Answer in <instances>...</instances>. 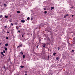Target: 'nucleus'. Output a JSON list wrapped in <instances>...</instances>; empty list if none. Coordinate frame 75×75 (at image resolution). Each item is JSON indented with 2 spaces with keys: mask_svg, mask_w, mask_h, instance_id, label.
Returning a JSON list of instances; mask_svg holds the SVG:
<instances>
[{
  "mask_svg": "<svg viewBox=\"0 0 75 75\" xmlns=\"http://www.w3.org/2000/svg\"><path fill=\"white\" fill-rule=\"evenodd\" d=\"M10 64H12V62H10Z\"/></svg>",
  "mask_w": 75,
  "mask_h": 75,
  "instance_id": "nucleus-59",
  "label": "nucleus"
},
{
  "mask_svg": "<svg viewBox=\"0 0 75 75\" xmlns=\"http://www.w3.org/2000/svg\"><path fill=\"white\" fill-rule=\"evenodd\" d=\"M49 59H50V56H48V58L47 59V60H49Z\"/></svg>",
  "mask_w": 75,
  "mask_h": 75,
  "instance_id": "nucleus-29",
  "label": "nucleus"
},
{
  "mask_svg": "<svg viewBox=\"0 0 75 75\" xmlns=\"http://www.w3.org/2000/svg\"><path fill=\"white\" fill-rule=\"evenodd\" d=\"M17 48H20V47H19V46H18L17 47Z\"/></svg>",
  "mask_w": 75,
  "mask_h": 75,
  "instance_id": "nucleus-49",
  "label": "nucleus"
},
{
  "mask_svg": "<svg viewBox=\"0 0 75 75\" xmlns=\"http://www.w3.org/2000/svg\"><path fill=\"white\" fill-rule=\"evenodd\" d=\"M71 47H69V50H71V48H70Z\"/></svg>",
  "mask_w": 75,
  "mask_h": 75,
  "instance_id": "nucleus-28",
  "label": "nucleus"
},
{
  "mask_svg": "<svg viewBox=\"0 0 75 75\" xmlns=\"http://www.w3.org/2000/svg\"><path fill=\"white\" fill-rule=\"evenodd\" d=\"M64 45H67L66 44V43H64Z\"/></svg>",
  "mask_w": 75,
  "mask_h": 75,
  "instance_id": "nucleus-33",
  "label": "nucleus"
},
{
  "mask_svg": "<svg viewBox=\"0 0 75 75\" xmlns=\"http://www.w3.org/2000/svg\"><path fill=\"white\" fill-rule=\"evenodd\" d=\"M20 54H21V55H23V53L22 52H20Z\"/></svg>",
  "mask_w": 75,
  "mask_h": 75,
  "instance_id": "nucleus-22",
  "label": "nucleus"
},
{
  "mask_svg": "<svg viewBox=\"0 0 75 75\" xmlns=\"http://www.w3.org/2000/svg\"><path fill=\"white\" fill-rule=\"evenodd\" d=\"M8 44L7 43L6 44H5V46H6V47H7V46H8Z\"/></svg>",
  "mask_w": 75,
  "mask_h": 75,
  "instance_id": "nucleus-9",
  "label": "nucleus"
},
{
  "mask_svg": "<svg viewBox=\"0 0 75 75\" xmlns=\"http://www.w3.org/2000/svg\"><path fill=\"white\" fill-rule=\"evenodd\" d=\"M56 54V53L54 52L53 53V55H54V56H55V55Z\"/></svg>",
  "mask_w": 75,
  "mask_h": 75,
  "instance_id": "nucleus-11",
  "label": "nucleus"
},
{
  "mask_svg": "<svg viewBox=\"0 0 75 75\" xmlns=\"http://www.w3.org/2000/svg\"><path fill=\"white\" fill-rule=\"evenodd\" d=\"M35 34V30H33V35H34Z\"/></svg>",
  "mask_w": 75,
  "mask_h": 75,
  "instance_id": "nucleus-19",
  "label": "nucleus"
},
{
  "mask_svg": "<svg viewBox=\"0 0 75 75\" xmlns=\"http://www.w3.org/2000/svg\"><path fill=\"white\" fill-rule=\"evenodd\" d=\"M4 27L5 28H7V26H5Z\"/></svg>",
  "mask_w": 75,
  "mask_h": 75,
  "instance_id": "nucleus-44",
  "label": "nucleus"
},
{
  "mask_svg": "<svg viewBox=\"0 0 75 75\" xmlns=\"http://www.w3.org/2000/svg\"><path fill=\"white\" fill-rule=\"evenodd\" d=\"M48 51H49V49H48Z\"/></svg>",
  "mask_w": 75,
  "mask_h": 75,
  "instance_id": "nucleus-62",
  "label": "nucleus"
},
{
  "mask_svg": "<svg viewBox=\"0 0 75 75\" xmlns=\"http://www.w3.org/2000/svg\"><path fill=\"white\" fill-rule=\"evenodd\" d=\"M38 45H37V46H36V48L37 49H38Z\"/></svg>",
  "mask_w": 75,
  "mask_h": 75,
  "instance_id": "nucleus-39",
  "label": "nucleus"
},
{
  "mask_svg": "<svg viewBox=\"0 0 75 75\" xmlns=\"http://www.w3.org/2000/svg\"><path fill=\"white\" fill-rule=\"evenodd\" d=\"M24 41H26V40H26L25 39H24Z\"/></svg>",
  "mask_w": 75,
  "mask_h": 75,
  "instance_id": "nucleus-51",
  "label": "nucleus"
},
{
  "mask_svg": "<svg viewBox=\"0 0 75 75\" xmlns=\"http://www.w3.org/2000/svg\"><path fill=\"white\" fill-rule=\"evenodd\" d=\"M44 10L45 11L46 10V8H44Z\"/></svg>",
  "mask_w": 75,
  "mask_h": 75,
  "instance_id": "nucleus-46",
  "label": "nucleus"
},
{
  "mask_svg": "<svg viewBox=\"0 0 75 75\" xmlns=\"http://www.w3.org/2000/svg\"><path fill=\"white\" fill-rule=\"evenodd\" d=\"M51 67L52 68H55V66H53V65H52L51 66Z\"/></svg>",
  "mask_w": 75,
  "mask_h": 75,
  "instance_id": "nucleus-10",
  "label": "nucleus"
},
{
  "mask_svg": "<svg viewBox=\"0 0 75 75\" xmlns=\"http://www.w3.org/2000/svg\"><path fill=\"white\" fill-rule=\"evenodd\" d=\"M7 33H8H8H10V32H9L7 31Z\"/></svg>",
  "mask_w": 75,
  "mask_h": 75,
  "instance_id": "nucleus-47",
  "label": "nucleus"
},
{
  "mask_svg": "<svg viewBox=\"0 0 75 75\" xmlns=\"http://www.w3.org/2000/svg\"><path fill=\"white\" fill-rule=\"evenodd\" d=\"M21 46H22V45H19L20 47H21Z\"/></svg>",
  "mask_w": 75,
  "mask_h": 75,
  "instance_id": "nucleus-48",
  "label": "nucleus"
},
{
  "mask_svg": "<svg viewBox=\"0 0 75 75\" xmlns=\"http://www.w3.org/2000/svg\"><path fill=\"white\" fill-rule=\"evenodd\" d=\"M10 69V67H7V69H8L9 71H10V69Z\"/></svg>",
  "mask_w": 75,
  "mask_h": 75,
  "instance_id": "nucleus-6",
  "label": "nucleus"
},
{
  "mask_svg": "<svg viewBox=\"0 0 75 75\" xmlns=\"http://www.w3.org/2000/svg\"><path fill=\"white\" fill-rule=\"evenodd\" d=\"M65 16H68V14H66Z\"/></svg>",
  "mask_w": 75,
  "mask_h": 75,
  "instance_id": "nucleus-41",
  "label": "nucleus"
},
{
  "mask_svg": "<svg viewBox=\"0 0 75 75\" xmlns=\"http://www.w3.org/2000/svg\"><path fill=\"white\" fill-rule=\"evenodd\" d=\"M49 71L51 72V70H49Z\"/></svg>",
  "mask_w": 75,
  "mask_h": 75,
  "instance_id": "nucleus-52",
  "label": "nucleus"
},
{
  "mask_svg": "<svg viewBox=\"0 0 75 75\" xmlns=\"http://www.w3.org/2000/svg\"><path fill=\"white\" fill-rule=\"evenodd\" d=\"M74 6H72L71 7H70V8H74Z\"/></svg>",
  "mask_w": 75,
  "mask_h": 75,
  "instance_id": "nucleus-20",
  "label": "nucleus"
},
{
  "mask_svg": "<svg viewBox=\"0 0 75 75\" xmlns=\"http://www.w3.org/2000/svg\"><path fill=\"white\" fill-rule=\"evenodd\" d=\"M9 21H10V22H11V21L9 20Z\"/></svg>",
  "mask_w": 75,
  "mask_h": 75,
  "instance_id": "nucleus-55",
  "label": "nucleus"
},
{
  "mask_svg": "<svg viewBox=\"0 0 75 75\" xmlns=\"http://www.w3.org/2000/svg\"><path fill=\"white\" fill-rule=\"evenodd\" d=\"M33 39V40H35V37L34 36L32 38Z\"/></svg>",
  "mask_w": 75,
  "mask_h": 75,
  "instance_id": "nucleus-7",
  "label": "nucleus"
},
{
  "mask_svg": "<svg viewBox=\"0 0 75 75\" xmlns=\"http://www.w3.org/2000/svg\"><path fill=\"white\" fill-rule=\"evenodd\" d=\"M11 25H14V24H13V23H11Z\"/></svg>",
  "mask_w": 75,
  "mask_h": 75,
  "instance_id": "nucleus-43",
  "label": "nucleus"
},
{
  "mask_svg": "<svg viewBox=\"0 0 75 75\" xmlns=\"http://www.w3.org/2000/svg\"><path fill=\"white\" fill-rule=\"evenodd\" d=\"M74 16L72 15L71 16V17H74Z\"/></svg>",
  "mask_w": 75,
  "mask_h": 75,
  "instance_id": "nucleus-53",
  "label": "nucleus"
},
{
  "mask_svg": "<svg viewBox=\"0 0 75 75\" xmlns=\"http://www.w3.org/2000/svg\"><path fill=\"white\" fill-rule=\"evenodd\" d=\"M5 18H8V16L6 15H5Z\"/></svg>",
  "mask_w": 75,
  "mask_h": 75,
  "instance_id": "nucleus-17",
  "label": "nucleus"
},
{
  "mask_svg": "<svg viewBox=\"0 0 75 75\" xmlns=\"http://www.w3.org/2000/svg\"><path fill=\"white\" fill-rule=\"evenodd\" d=\"M3 68L5 70L4 71H6V70H7V67H6L5 66H4L3 67Z\"/></svg>",
  "mask_w": 75,
  "mask_h": 75,
  "instance_id": "nucleus-3",
  "label": "nucleus"
},
{
  "mask_svg": "<svg viewBox=\"0 0 75 75\" xmlns=\"http://www.w3.org/2000/svg\"><path fill=\"white\" fill-rule=\"evenodd\" d=\"M23 59H24V58H25V55H23Z\"/></svg>",
  "mask_w": 75,
  "mask_h": 75,
  "instance_id": "nucleus-18",
  "label": "nucleus"
},
{
  "mask_svg": "<svg viewBox=\"0 0 75 75\" xmlns=\"http://www.w3.org/2000/svg\"><path fill=\"white\" fill-rule=\"evenodd\" d=\"M9 28H11V27H9Z\"/></svg>",
  "mask_w": 75,
  "mask_h": 75,
  "instance_id": "nucleus-57",
  "label": "nucleus"
},
{
  "mask_svg": "<svg viewBox=\"0 0 75 75\" xmlns=\"http://www.w3.org/2000/svg\"><path fill=\"white\" fill-rule=\"evenodd\" d=\"M24 34H23L22 35V37H24Z\"/></svg>",
  "mask_w": 75,
  "mask_h": 75,
  "instance_id": "nucleus-45",
  "label": "nucleus"
},
{
  "mask_svg": "<svg viewBox=\"0 0 75 75\" xmlns=\"http://www.w3.org/2000/svg\"><path fill=\"white\" fill-rule=\"evenodd\" d=\"M67 42H68H68H69L68 40H67Z\"/></svg>",
  "mask_w": 75,
  "mask_h": 75,
  "instance_id": "nucleus-54",
  "label": "nucleus"
},
{
  "mask_svg": "<svg viewBox=\"0 0 75 75\" xmlns=\"http://www.w3.org/2000/svg\"><path fill=\"white\" fill-rule=\"evenodd\" d=\"M25 75H27V74H25Z\"/></svg>",
  "mask_w": 75,
  "mask_h": 75,
  "instance_id": "nucleus-61",
  "label": "nucleus"
},
{
  "mask_svg": "<svg viewBox=\"0 0 75 75\" xmlns=\"http://www.w3.org/2000/svg\"><path fill=\"white\" fill-rule=\"evenodd\" d=\"M58 50H60V48H59V47H58Z\"/></svg>",
  "mask_w": 75,
  "mask_h": 75,
  "instance_id": "nucleus-40",
  "label": "nucleus"
},
{
  "mask_svg": "<svg viewBox=\"0 0 75 75\" xmlns=\"http://www.w3.org/2000/svg\"><path fill=\"white\" fill-rule=\"evenodd\" d=\"M40 41H41V40H39V42H40Z\"/></svg>",
  "mask_w": 75,
  "mask_h": 75,
  "instance_id": "nucleus-56",
  "label": "nucleus"
},
{
  "mask_svg": "<svg viewBox=\"0 0 75 75\" xmlns=\"http://www.w3.org/2000/svg\"><path fill=\"white\" fill-rule=\"evenodd\" d=\"M68 46L69 47H71V46H72V45H71V44L68 45Z\"/></svg>",
  "mask_w": 75,
  "mask_h": 75,
  "instance_id": "nucleus-8",
  "label": "nucleus"
},
{
  "mask_svg": "<svg viewBox=\"0 0 75 75\" xmlns=\"http://www.w3.org/2000/svg\"><path fill=\"white\" fill-rule=\"evenodd\" d=\"M4 6H5V7H7V5H6V4H4Z\"/></svg>",
  "mask_w": 75,
  "mask_h": 75,
  "instance_id": "nucleus-21",
  "label": "nucleus"
},
{
  "mask_svg": "<svg viewBox=\"0 0 75 75\" xmlns=\"http://www.w3.org/2000/svg\"><path fill=\"white\" fill-rule=\"evenodd\" d=\"M31 35H32V34H31Z\"/></svg>",
  "mask_w": 75,
  "mask_h": 75,
  "instance_id": "nucleus-64",
  "label": "nucleus"
},
{
  "mask_svg": "<svg viewBox=\"0 0 75 75\" xmlns=\"http://www.w3.org/2000/svg\"><path fill=\"white\" fill-rule=\"evenodd\" d=\"M5 51H7V48H5Z\"/></svg>",
  "mask_w": 75,
  "mask_h": 75,
  "instance_id": "nucleus-26",
  "label": "nucleus"
},
{
  "mask_svg": "<svg viewBox=\"0 0 75 75\" xmlns=\"http://www.w3.org/2000/svg\"><path fill=\"white\" fill-rule=\"evenodd\" d=\"M16 29H17V30H18V29H19V27H17V26H16Z\"/></svg>",
  "mask_w": 75,
  "mask_h": 75,
  "instance_id": "nucleus-15",
  "label": "nucleus"
},
{
  "mask_svg": "<svg viewBox=\"0 0 75 75\" xmlns=\"http://www.w3.org/2000/svg\"><path fill=\"white\" fill-rule=\"evenodd\" d=\"M64 18H66V16H65V15L64 16Z\"/></svg>",
  "mask_w": 75,
  "mask_h": 75,
  "instance_id": "nucleus-38",
  "label": "nucleus"
},
{
  "mask_svg": "<svg viewBox=\"0 0 75 75\" xmlns=\"http://www.w3.org/2000/svg\"><path fill=\"white\" fill-rule=\"evenodd\" d=\"M54 7H52L51 8V10H52V9H54Z\"/></svg>",
  "mask_w": 75,
  "mask_h": 75,
  "instance_id": "nucleus-13",
  "label": "nucleus"
},
{
  "mask_svg": "<svg viewBox=\"0 0 75 75\" xmlns=\"http://www.w3.org/2000/svg\"><path fill=\"white\" fill-rule=\"evenodd\" d=\"M74 50H72V51H71V52H74Z\"/></svg>",
  "mask_w": 75,
  "mask_h": 75,
  "instance_id": "nucleus-35",
  "label": "nucleus"
},
{
  "mask_svg": "<svg viewBox=\"0 0 75 75\" xmlns=\"http://www.w3.org/2000/svg\"><path fill=\"white\" fill-rule=\"evenodd\" d=\"M8 67H10V65H7Z\"/></svg>",
  "mask_w": 75,
  "mask_h": 75,
  "instance_id": "nucleus-36",
  "label": "nucleus"
},
{
  "mask_svg": "<svg viewBox=\"0 0 75 75\" xmlns=\"http://www.w3.org/2000/svg\"><path fill=\"white\" fill-rule=\"evenodd\" d=\"M68 44H69L68 45H69L71 44L69 42H68Z\"/></svg>",
  "mask_w": 75,
  "mask_h": 75,
  "instance_id": "nucleus-50",
  "label": "nucleus"
},
{
  "mask_svg": "<svg viewBox=\"0 0 75 75\" xmlns=\"http://www.w3.org/2000/svg\"><path fill=\"white\" fill-rule=\"evenodd\" d=\"M47 12L46 11H45V12H44V13L45 14H47Z\"/></svg>",
  "mask_w": 75,
  "mask_h": 75,
  "instance_id": "nucleus-31",
  "label": "nucleus"
},
{
  "mask_svg": "<svg viewBox=\"0 0 75 75\" xmlns=\"http://www.w3.org/2000/svg\"><path fill=\"white\" fill-rule=\"evenodd\" d=\"M57 60H58L59 59V57H57L56 58Z\"/></svg>",
  "mask_w": 75,
  "mask_h": 75,
  "instance_id": "nucleus-12",
  "label": "nucleus"
},
{
  "mask_svg": "<svg viewBox=\"0 0 75 75\" xmlns=\"http://www.w3.org/2000/svg\"><path fill=\"white\" fill-rule=\"evenodd\" d=\"M19 27H20V26H19Z\"/></svg>",
  "mask_w": 75,
  "mask_h": 75,
  "instance_id": "nucleus-63",
  "label": "nucleus"
},
{
  "mask_svg": "<svg viewBox=\"0 0 75 75\" xmlns=\"http://www.w3.org/2000/svg\"><path fill=\"white\" fill-rule=\"evenodd\" d=\"M51 30L50 28H48L47 29V31H48V32H51Z\"/></svg>",
  "mask_w": 75,
  "mask_h": 75,
  "instance_id": "nucleus-1",
  "label": "nucleus"
},
{
  "mask_svg": "<svg viewBox=\"0 0 75 75\" xmlns=\"http://www.w3.org/2000/svg\"><path fill=\"white\" fill-rule=\"evenodd\" d=\"M3 17V15H1L0 16V18H2Z\"/></svg>",
  "mask_w": 75,
  "mask_h": 75,
  "instance_id": "nucleus-27",
  "label": "nucleus"
},
{
  "mask_svg": "<svg viewBox=\"0 0 75 75\" xmlns=\"http://www.w3.org/2000/svg\"><path fill=\"white\" fill-rule=\"evenodd\" d=\"M30 20L31 21H33V17L31 18Z\"/></svg>",
  "mask_w": 75,
  "mask_h": 75,
  "instance_id": "nucleus-23",
  "label": "nucleus"
},
{
  "mask_svg": "<svg viewBox=\"0 0 75 75\" xmlns=\"http://www.w3.org/2000/svg\"><path fill=\"white\" fill-rule=\"evenodd\" d=\"M3 53H5V52H5V50H3Z\"/></svg>",
  "mask_w": 75,
  "mask_h": 75,
  "instance_id": "nucleus-32",
  "label": "nucleus"
},
{
  "mask_svg": "<svg viewBox=\"0 0 75 75\" xmlns=\"http://www.w3.org/2000/svg\"><path fill=\"white\" fill-rule=\"evenodd\" d=\"M14 24H15V25H17V22L15 23H14Z\"/></svg>",
  "mask_w": 75,
  "mask_h": 75,
  "instance_id": "nucleus-30",
  "label": "nucleus"
},
{
  "mask_svg": "<svg viewBox=\"0 0 75 75\" xmlns=\"http://www.w3.org/2000/svg\"><path fill=\"white\" fill-rule=\"evenodd\" d=\"M21 68H24L23 66H20Z\"/></svg>",
  "mask_w": 75,
  "mask_h": 75,
  "instance_id": "nucleus-25",
  "label": "nucleus"
},
{
  "mask_svg": "<svg viewBox=\"0 0 75 75\" xmlns=\"http://www.w3.org/2000/svg\"><path fill=\"white\" fill-rule=\"evenodd\" d=\"M27 20H30V17H28V18H27Z\"/></svg>",
  "mask_w": 75,
  "mask_h": 75,
  "instance_id": "nucleus-34",
  "label": "nucleus"
},
{
  "mask_svg": "<svg viewBox=\"0 0 75 75\" xmlns=\"http://www.w3.org/2000/svg\"><path fill=\"white\" fill-rule=\"evenodd\" d=\"M6 40H8V37H6Z\"/></svg>",
  "mask_w": 75,
  "mask_h": 75,
  "instance_id": "nucleus-37",
  "label": "nucleus"
},
{
  "mask_svg": "<svg viewBox=\"0 0 75 75\" xmlns=\"http://www.w3.org/2000/svg\"><path fill=\"white\" fill-rule=\"evenodd\" d=\"M17 13H20V11H17Z\"/></svg>",
  "mask_w": 75,
  "mask_h": 75,
  "instance_id": "nucleus-24",
  "label": "nucleus"
},
{
  "mask_svg": "<svg viewBox=\"0 0 75 75\" xmlns=\"http://www.w3.org/2000/svg\"><path fill=\"white\" fill-rule=\"evenodd\" d=\"M42 44V46L43 47H45V45H46V44H45V43H43Z\"/></svg>",
  "mask_w": 75,
  "mask_h": 75,
  "instance_id": "nucleus-2",
  "label": "nucleus"
},
{
  "mask_svg": "<svg viewBox=\"0 0 75 75\" xmlns=\"http://www.w3.org/2000/svg\"><path fill=\"white\" fill-rule=\"evenodd\" d=\"M2 31L4 33H6V30H4V29H3Z\"/></svg>",
  "mask_w": 75,
  "mask_h": 75,
  "instance_id": "nucleus-16",
  "label": "nucleus"
},
{
  "mask_svg": "<svg viewBox=\"0 0 75 75\" xmlns=\"http://www.w3.org/2000/svg\"><path fill=\"white\" fill-rule=\"evenodd\" d=\"M21 22L22 23H25V21L23 20H21Z\"/></svg>",
  "mask_w": 75,
  "mask_h": 75,
  "instance_id": "nucleus-5",
  "label": "nucleus"
},
{
  "mask_svg": "<svg viewBox=\"0 0 75 75\" xmlns=\"http://www.w3.org/2000/svg\"><path fill=\"white\" fill-rule=\"evenodd\" d=\"M17 32H18V33H20V30H18Z\"/></svg>",
  "mask_w": 75,
  "mask_h": 75,
  "instance_id": "nucleus-42",
  "label": "nucleus"
},
{
  "mask_svg": "<svg viewBox=\"0 0 75 75\" xmlns=\"http://www.w3.org/2000/svg\"><path fill=\"white\" fill-rule=\"evenodd\" d=\"M25 73H27V71H25Z\"/></svg>",
  "mask_w": 75,
  "mask_h": 75,
  "instance_id": "nucleus-58",
  "label": "nucleus"
},
{
  "mask_svg": "<svg viewBox=\"0 0 75 75\" xmlns=\"http://www.w3.org/2000/svg\"><path fill=\"white\" fill-rule=\"evenodd\" d=\"M1 55H3V57H4V56H5L4 54H3V52H1Z\"/></svg>",
  "mask_w": 75,
  "mask_h": 75,
  "instance_id": "nucleus-4",
  "label": "nucleus"
},
{
  "mask_svg": "<svg viewBox=\"0 0 75 75\" xmlns=\"http://www.w3.org/2000/svg\"><path fill=\"white\" fill-rule=\"evenodd\" d=\"M42 59H45V56H44L43 57H42Z\"/></svg>",
  "mask_w": 75,
  "mask_h": 75,
  "instance_id": "nucleus-14",
  "label": "nucleus"
},
{
  "mask_svg": "<svg viewBox=\"0 0 75 75\" xmlns=\"http://www.w3.org/2000/svg\"><path fill=\"white\" fill-rule=\"evenodd\" d=\"M1 45V43H0V46Z\"/></svg>",
  "mask_w": 75,
  "mask_h": 75,
  "instance_id": "nucleus-60",
  "label": "nucleus"
}]
</instances>
